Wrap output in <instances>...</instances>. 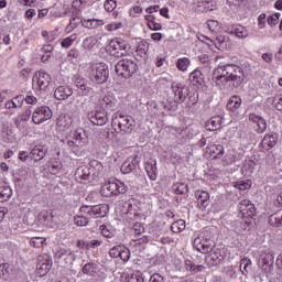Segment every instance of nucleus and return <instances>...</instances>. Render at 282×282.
<instances>
[{
    "label": "nucleus",
    "instance_id": "nucleus-5",
    "mask_svg": "<svg viewBox=\"0 0 282 282\" xmlns=\"http://www.w3.org/2000/svg\"><path fill=\"white\" fill-rule=\"evenodd\" d=\"M138 69H140L138 62L129 58L120 59L115 66L116 74L122 78H131Z\"/></svg>",
    "mask_w": 282,
    "mask_h": 282
},
{
    "label": "nucleus",
    "instance_id": "nucleus-17",
    "mask_svg": "<svg viewBox=\"0 0 282 282\" xmlns=\"http://www.w3.org/2000/svg\"><path fill=\"white\" fill-rule=\"evenodd\" d=\"M225 259L226 253H223L221 249H216L214 252L206 257L205 261L209 268H215L216 265H219Z\"/></svg>",
    "mask_w": 282,
    "mask_h": 282
},
{
    "label": "nucleus",
    "instance_id": "nucleus-1",
    "mask_svg": "<svg viewBox=\"0 0 282 282\" xmlns=\"http://www.w3.org/2000/svg\"><path fill=\"white\" fill-rule=\"evenodd\" d=\"M246 74L243 68L237 64H226L220 62L213 70L212 80L219 89H237L243 85Z\"/></svg>",
    "mask_w": 282,
    "mask_h": 282
},
{
    "label": "nucleus",
    "instance_id": "nucleus-13",
    "mask_svg": "<svg viewBox=\"0 0 282 282\" xmlns=\"http://www.w3.org/2000/svg\"><path fill=\"white\" fill-rule=\"evenodd\" d=\"M110 56L116 58H122L127 56V43L124 41H111L108 48Z\"/></svg>",
    "mask_w": 282,
    "mask_h": 282
},
{
    "label": "nucleus",
    "instance_id": "nucleus-30",
    "mask_svg": "<svg viewBox=\"0 0 282 282\" xmlns=\"http://www.w3.org/2000/svg\"><path fill=\"white\" fill-rule=\"evenodd\" d=\"M82 272L83 274H87V276H96L98 274V264L88 262L83 267Z\"/></svg>",
    "mask_w": 282,
    "mask_h": 282
},
{
    "label": "nucleus",
    "instance_id": "nucleus-62",
    "mask_svg": "<svg viewBox=\"0 0 282 282\" xmlns=\"http://www.w3.org/2000/svg\"><path fill=\"white\" fill-rule=\"evenodd\" d=\"M207 26L209 28L210 32H217V28H219V22L217 20H209L207 22Z\"/></svg>",
    "mask_w": 282,
    "mask_h": 282
},
{
    "label": "nucleus",
    "instance_id": "nucleus-41",
    "mask_svg": "<svg viewBox=\"0 0 282 282\" xmlns=\"http://www.w3.org/2000/svg\"><path fill=\"white\" fill-rule=\"evenodd\" d=\"M231 34H235L238 39H248V30L243 26L234 28Z\"/></svg>",
    "mask_w": 282,
    "mask_h": 282
},
{
    "label": "nucleus",
    "instance_id": "nucleus-21",
    "mask_svg": "<svg viewBox=\"0 0 282 282\" xmlns=\"http://www.w3.org/2000/svg\"><path fill=\"white\" fill-rule=\"evenodd\" d=\"M144 167H145L149 178L152 182H155V180H158V162L155 160L150 159L145 163Z\"/></svg>",
    "mask_w": 282,
    "mask_h": 282
},
{
    "label": "nucleus",
    "instance_id": "nucleus-36",
    "mask_svg": "<svg viewBox=\"0 0 282 282\" xmlns=\"http://www.w3.org/2000/svg\"><path fill=\"white\" fill-rule=\"evenodd\" d=\"M172 191H174V193L176 195H186V193H188V184H186V183H175L172 186Z\"/></svg>",
    "mask_w": 282,
    "mask_h": 282
},
{
    "label": "nucleus",
    "instance_id": "nucleus-44",
    "mask_svg": "<svg viewBox=\"0 0 282 282\" xmlns=\"http://www.w3.org/2000/svg\"><path fill=\"white\" fill-rule=\"evenodd\" d=\"M119 258L121 259V261L127 263V261L131 259V250H129V248H127L126 246L121 245V251L119 253Z\"/></svg>",
    "mask_w": 282,
    "mask_h": 282
},
{
    "label": "nucleus",
    "instance_id": "nucleus-2",
    "mask_svg": "<svg viewBox=\"0 0 282 282\" xmlns=\"http://www.w3.org/2000/svg\"><path fill=\"white\" fill-rule=\"evenodd\" d=\"M193 246L198 252H202V254L213 252L215 248V239H213V234L208 230H204L194 239Z\"/></svg>",
    "mask_w": 282,
    "mask_h": 282
},
{
    "label": "nucleus",
    "instance_id": "nucleus-48",
    "mask_svg": "<svg viewBox=\"0 0 282 282\" xmlns=\"http://www.w3.org/2000/svg\"><path fill=\"white\" fill-rule=\"evenodd\" d=\"M118 6V2L116 0H106L104 3V8L106 12H113Z\"/></svg>",
    "mask_w": 282,
    "mask_h": 282
},
{
    "label": "nucleus",
    "instance_id": "nucleus-12",
    "mask_svg": "<svg viewBox=\"0 0 282 282\" xmlns=\"http://www.w3.org/2000/svg\"><path fill=\"white\" fill-rule=\"evenodd\" d=\"M88 120L91 122V124L102 127L109 122V115L105 111V109L93 110L88 113Z\"/></svg>",
    "mask_w": 282,
    "mask_h": 282
},
{
    "label": "nucleus",
    "instance_id": "nucleus-29",
    "mask_svg": "<svg viewBox=\"0 0 282 282\" xmlns=\"http://www.w3.org/2000/svg\"><path fill=\"white\" fill-rule=\"evenodd\" d=\"M217 7L213 1H199L196 6V12H213Z\"/></svg>",
    "mask_w": 282,
    "mask_h": 282
},
{
    "label": "nucleus",
    "instance_id": "nucleus-16",
    "mask_svg": "<svg viewBox=\"0 0 282 282\" xmlns=\"http://www.w3.org/2000/svg\"><path fill=\"white\" fill-rule=\"evenodd\" d=\"M279 142V134L276 132H269L267 133L261 143L260 147L263 151H270V149H274Z\"/></svg>",
    "mask_w": 282,
    "mask_h": 282
},
{
    "label": "nucleus",
    "instance_id": "nucleus-42",
    "mask_svg": "<svg viewBox=\"0 0 282 282\" xmlns=\"http://www.w3.org/2000/svg\"><path fill=\"white\" fill-rule=\"evenodd\" d=\"M77 94L79 96H91V94H94V88L86 82L79 89H77Z\"/></svg>",
    "mask_w": 282,
    "mask_h": 282
},
{
    "label": "nucleus",
    "instance_id": "nucleus-38",
    "mask_svg": "<svg viewBox=\"0 0 282 282\" xmlns=\"http://www.w3.org/2000/svg\"><path fill=\"white\" fill-rule=\"evenodd\" d=\"M198 101H199V96L195 93H191L189 90L186 97V107L191 109V107H195V105H197Z\"/></svg>",
    "mask_w": 282,
    "mask_h": 282
},
{
    "label": "nucleus",
    "instance_id": "nucleus-56",
    "mask_svg": "<svg viewBox=\"0 0 282 282\" xmlns=\"http://www.w3.org/2000/svg\"><path fill=\"white\" fill-rule=\"evenodd\" d=\"M128 282H144V275L140 272L132 274Z\"/></svg>",
    "mask_w": 282,
    "mask_h": 282
},
{
    "label": "nucleus",
    "instance_id": "nucleus-37",
    "mask_svg": "<svg viewBox=\"0 0 282 282\" xmlns=\"http://www.w3.org/2000/svg\"><path fill=\"white\" fill-rule=\"evenodd\" d=\"M12 197V188L10 186L0 187V202H8Z\"/></svg>",
    "mask_w": 282,
    "mask_h": 282
},
{
    "label": "nucleus",
    "instance_id": "nucleus-40",
    "mask_svg": "<svg viewBox=\"0 0 282 282\" xmlns=\"http://www.w3.org/2000/svg\"><path fill=\"white\" fill-rule=\"evenodd\" d=\"M210 152L214 153V155H215L214 158H216V160H221V158H224V153H225L224 145H221V144L212 145Z\"/></svg>",
    "mask_w": 282,
    "mask_h": 282
},
{
    "label": "nucleus",
    "instance_id": "nucleus-11",
    "mask_svg": "<svg viewBox=\"0 0 282 282\" xmlns=\"http://www.w3.org/2000/svg\"><path fill=\"white\" fill-rule=\"evenodd\" d=\"M52 109L47 106H42L33 111L32 121L34 124H43V122L51 120Z\"/></svg>",
    "mask_w": 282,
    "mask_h": 282
},
{
    "label": "nucleus",
    "instance_id": "nucleus-3",
    "mask_svg": "<svg viewBox=\"0 0 282 282\" xmlns=\"http://www.w3.org/2000/svg\"><path fill=\"white\" fill-rule=\"evenodd\" d=\"M111 127L112 129L118 133V130L120 133L129 134L133 133V129L135 127V121L133 118L129 116H123V115H113L111 119ZM117 127V128H116Z\"/></svg>",
    "mask_w": 282,
    "mask_h": 282
},
{
    "label": "nucleus",
    "instance_id": "nucleus-46",
    "mask_svg": "<svg viewBox=\"0 0 282 282\" xmlns=\"http://www.w3.org/2000/svg\"><path fill=\"white\" fill-rule=\"evenodd\" d=\"M191 65V59L184 57V58H180L176 63V67L181 70V72H186V69H188V66Z\"/></svg>",
    "mask_w": 282,
    "mask_h": 282
},
{
    "label": "nucleus",
    "instance_id": "nucleus-26",
    "mask_svg": "<svg viewBox=\"0 0 282 282\" xmlns=\"http://www.w3.org/2000/svg\"><path fill=\"white\" fill-rule=\"evenodd\" d=\"M198 206H202V208H207V206L210 204V194L206 191H197L195 193Z\"/></svg>",
    "mask_w": 282,
    "mask_h": 282
},
{
    "label": "nucleus",
    "instance_id": "nucleus-8",
    "mask_svg": "<svg viewBox=\"0 0 282 282\" xmlns=\"http://www.w3.org/2000/svg\"><path fill=\"white\" fill-rule=\"evenodd\" d=\"M90 78L96 85H102L109 80V66L104 63L93 66Z\"/></svg>",
    "mask_w": 282,
    "mask_h": 282
},
{
    "label": "nucleus",
    "instance_id": "nucleus-27",
    "mask_svg": "<svg viewBox=\"0 0 282 282\" xmlns=\"http://www.w3.org/2000/svg\"><path fill=\"white\" fill-rule=\"evenodd\" d=\"M227 109L234 113L237 109H241V97H239V95L231 96L227 102Z\"/></svg>",
    "mask_w": 282,
    "mask_h": 282
},
{
    "label": "nucleus",
    "instance_id": "nucleus-45",
    "mask_svg": "<svg viewBox=\"0 0 282 282\" xmlns=\"http://www.w3.org/2000/svg\"><path fill=\"white\" fill-rule=\"evenodd\" d=\"M74 221H75L76 226L83 227V226H87L89 224V218L87 216H85L84 214L76 215L74 217Z\"/></svg>",
    "mask_w": 282,
    "mask_h": 282
},
{
    "label": "nucleus",
    "instance_id": "nucleus-51",
    "mask_svg": "<svg viewBox=\"0 0 282 282\" xmlns=\"http://www.w3.org/2000/svg\"><path fill=\"white\" fill-rule=\"evenodd\" d=\"M122 250V245L115 246L109 250V257L111 259H118L120 257V251Z\"/></svg>",
    "mask_w": 282,
    "mask_h": 282
},
{
    "label": "nucleus",
    "instance_id": "nucleus-6",
    "mask_svg": "<svg viewBox=\"0 0 282 282\" xmlns=\"http://www.w3.org/2000/svg\"><path fill=\"white\" fill-rule=\"evenodd\" d=\"M129 191V187L123 182H108L101 187V195L104 197H118V195H124Z\"/></svg>",
    "mask_w": 282,
    "mask_h": 282
},
{
    "label": "nucleus",
    "instance_id": "nucleus-61",
    "mask_svg": "<svg viewBox=\"0 0 282 282\" xmlns=\"http://www.w3.org/2000/svg\"><path fill=\"white\" fill-rule=\"evenodd\" d=\"M86 3H87V1L74 0L72 2V8H74V10H80V9L85 8Z\"/></svg>",
    "mask_w": 282,
    "mask_h": 282
},
{
    "label": "nucleus",
    "instance_id": "nucleus-4",
    "mask_svg": "<svg viewBox=\"0 0 282 282\" xmlns=\"http://www.w3.org/2000/svg\"><path fill=\"white\" fill-rule=\"evenodd\" d=\"M171 89L174 94V101L170 102V105L165 107L169 111H177L180 105H182V102H186L191 88L182 84H172Z\"/></svg>",
    "mask_w": 282,
    "mask_h": 282
},
{
    "label": "nucleus",
    "instance_id": "nucleus-58",
    "mask_svg": "<svg viewBox=\"0 0 282 282\" xmlns=\"http://www.w3.org/2000/svg\"><path fill=\"white\" fill-rule=\"evenodd\" d=\"M89 167L95 169V171H102V163H100L98 160H91L89 162Z\"/></svg>",
    "mask_w": 282,
    "mask_h": 282
},
{
    "label": "nucleus",
    "instance_id": "nucleus-52",
    "mask_svg": "<svg viewBox=\"0 0 282 282\" xmlns=\"http://www.w3.org/2000/svg\"><path fill=\"white\" fill-rule=\"evenodd\" d=\"M53 218H54V216L52 215V213H50L47 210H43L39 215L40 221H44V224H47V221H51V219H53Z\"/></svg>",
    "mask_w": 282,
    "mask_h": 282
},
{
    "label": "nucleus",
    "instance_id": "nucleus-54",
    "mask_svg": "<svg viewBox=\"0 0 282 282\" xmlns=\"http://www.w3.org/2000/svg\"><path fill=\"white\" fill-rule=\"evenodd\" d=\"M252 186L251 181H240L236 184V188H239L240 191H248Z\"/></svg>",
    "mask_w": 282,
    "mask_h": 282
},
{
    "label": "nucleus",
    "instance_id": "nucleus-60",
    "mask_svg": "<svg viewBox=\"0 0 282 282\" xmlns=\"http://www.w3.org/2000/svg\"><path fill=\"white\" fill-rule=\"evenodd\" d=\"M137 52H139V54H147V52H149V44L141 42L137 47Z\"/></svg>",
    "mask_w": 282,
    "mask_h": 282
},
{
    "label": "nucleus",
    "instance_id": "nucleus-49",
    "mask_svg": "<svg viewBox=\"0 0 282 282\" xmlns=\"http://www.w3.org/2000/svg\"><path fill=\"white\" fill-rule=\"evenodd\" d=\"M77 39V35L76 33L75 34H72L70 36L64 39L61 43L62 47H72V45L74 44V41H76Z\"/></svg>",
    "mask_w": 282,
    "mask_h": 282
},
{
    "label": "nucleus",
    "instance_id": "nucleus-19",
    "mask_svg": "<svg viewBox=\"0 0 282 282\" xmlns=\"http://www.w3.org/2000/svg\"><path fill=\"white\" fill-rule=\"evenodd\" d=\"M89 177H91V169L87 165L79 166L75 172V180L80 184L89 181Z\"/></svg>",
    "mask_w": 282,
    "mask_h": 282
},
{
    "label": "nucleus",
    "instance_id": "nucleus-43",
    "mask_svg": "<svg viewBox=\"0 0 282 282\" xmlns=\"http://www.w3.org/2000/svg\"><path fill=\"white\" fill-rule=\"evenodd\" d=\"M83 20L79 17H74L70 19L69 24L66 26V32L69 33L73 30H76L78 28V24H80Z\"/></svg>",
    "mask_w": 282,
    "mask_h": 282
},
{
    "label": "nucleus",
    "instance_id": "nucleus-22",
    "mask_svg": "<svg viewBox=\"0 0 282 282\" xmlns=\"http://www.w3.org/2000/svg\"><path fill=\"white\" fill-rule=\"evenodd\" d=\"M72 94H74V91L69 86H58L54 91V98H56V100H67Z\"/></svg>",
    "mask_w": 282,
    "mask_h": 282
},
{
    "label": "nucleus",
    "instance_id": "nucleus-53",
    "mask_svg": "<svg viewBox=\"0 0 282 282\" xmlns=\"http://www.w3.org/2000/svg\"><path fill=\"white\" fill-rule=\"evenodd\" d=\"M272 106L274 107V109H276V111L282 112V96L281 95H276L275 97H273Z\"/></svg>",
    "mask_w": 282,
    "mask_h": 282
},
{
    "label": "nucleus",
    "instance_id": "nucleus-59",
    "mask_svg": "<svg viewBox=\"0 0 282 282\" xmlns=\"http://www.w3.org/2000/svg\"><path fill=\"white\" fill-rule=\"evenodd\" d=\"M199 63L204 65L205 67H208L210 65V56L203 54L198 56Z\"/></svg>",
    "mask_w": 282,
    "mask_h": 282
},
{
    "label": "nucleus",
    "instance_id": "nucleus-47",
    "mask_svg": "<svg viewBox=\"0 0 282 282\" xmlns=\"http://www.w3.org/2000/svg\"><path fill=\"white\" fill-rule=\"evenodd\" d=\"M43 243H45V238L43 237H34L30 240V245L33 248H43Z\"/></svg>",
    "mask_w": 282,
    "mask_h": 282
},
{
    "label": "nucleus",
    "instance_id": "nucleus-14",
    "mask_svg": "<svg viewBox=\"0 0 282 282\" xmlns=\"http://www.w3.org/2000/svg\"><path fill=\"white\" fill-rule=\"evenodd\" d=\"M52 257H50L48 254L40 256L37 258L36 265L37 274H40V276H45V274H47V272L52 270Z\"/></svg>",
    "mask_w": 282,
    "mask_h": 282
},
{
    "label": "nucleus",
    "instance_id": "nucleus-31",
    "mask_svg": "<svg viewBox=\"0 0 282 282\" xmlns=\"http://www.w3.org/2000/svg\"><path fill=\"white\" fill-rule=\"evenodd\" d=\"M63 170V162L58 159H52L50 161L48 171L52 175H57Z\"/></svg>",
    "mask_w": 282,
    "mask_h": 282
},
{
    "label": "nucleus",
    "instance_id": "nucleus-33",
    "mask_svg": "<svg viewBox=\"0 0 282 282\" xmlns=\"http://www.w3.org/2000/svg\"><path fill=\"white\" fill-rule=\"evenodd\" d=\"M189 80L193 83V85H204V75L202 74V70L196 69L191 73Z\"/></svg>",
    "mask_w": 282,
    "mask_h": 282
},
{
    "label": "nucleus",
    "instance_id": "nucleus-57",
    "mask_svg": "<svg viewBox=\"0 0 282 282\" xmlns=\"http://www.w3.org/2000/svg\"><path fill=\"white\" fill-rule=\"evenodd\" d=\"M281 13H274L268 18L269 25H278Z\"/></svg>",
    "mask_w": 282,
    "mask_h": 282
},
{
    "label": "nucleus",
    "instance_id": "nucleus-10",
    "mask_svg": "<svg viewBox=\"0 0 282 282\" xmlns=\"http://www.w3.org/2000/svg\"><path fill=\"white\" fill-rule=\"evenodd\" d=\"M258 265L263 272H272V270H274V253L272 251L262 252Z\"/></svg>",
    "mask_w": 282,
    "mask_h": 282
},
{
    "label": "nucleus",
    "instance_id": "nucleus-50",
    "mask_svg": "<svg viewBox=\"0 0 282 282\" xmlns=\"http://www.w3.org/2000/svg\"><path fill=\"white\" fill-rule=\"evenodd\" d=\"M257 124V133H264L265 129H268V122L265 121V119H263V117L260 118V120L258 121Z\"/></svg>",
    "mask_w": 282,
    "mask_h": 282
},
{
    "label": "nucleus",
    "instance_id": "nucleus-23",
    "mask_svg": "<svg viewBox=\"0 0 282 282\" xmlns=\"http://www.w3.org/2000/svg\"><path fill=\"white\" fill-rule=\"evenodd\" d=\"M239 210L242 215H247V217H254L257 213L254 205H252L248 199L241 200L239 204Z\"/></svg>",
    "mask_w": 282,
    "mask_h": 282
},
{
    "label": "nucleus",
    "instance_id": "nucleus-39",
    "mask_svg": "<svg viewBox=\"0 0 282 282\" xmlns=\"http://www.w3.org/2000/svg\"><path fill=\"white\" fill-rule=\"evenodd\" d=\"M172 232H182V230H186V221L184 219H178L174 221L171 226Z\"/></svg>",
    "mask_w": 282,
    "mask_h": 282
},
{
    "label": "nucleus",
    "instance_id": "nucleus-35",
    "mask_svg": "<svg viewBox=\"0 0 282 282\" xmlns=\"http://www.w3.org/2000/svg\"><path fill=\"white\" fill-rule=\"evenodd\" d=\"M12 274V269L10 268V263L0 264V279L3 281H8Z\"/></svg>",
    "mask_w": 282,
    "mask_h": 282
},
{
    "label": "nucleus",
    "instance_id": "nucleus-20",
    "mask_svg": "<svg viewBox=\"0 0 282 282\" xmlns=\"http://www.w3.org/2000/svg\"><path fill=\"white\" fill-rule=\"evenodd\" d=\"M58 259L66 265H74V261H76V254L74 251H72V249H61L58 251Z\"/></svg>",
    "mask_w": 282,
    "mask_h": 282
},
{
    "label": "nucleus",
    "instance_id": "nucleus-24",
    "mask_svg": "<svg viewBox=\"0 0 282 282\" xmlns=\"http://www.w3.org/2000/svg\"><path fill=\"white\" fill-rule=\"evenodd\" d=\"M100 105L104 109H109L110 111H116V109H118V100L111 95H106L100 99Z\"/></svg>",
    "mask_w": 282,
    "mask_h": 282
},
{
    "label": "nucleus",
    "instance_id": "nucleus-34",
    "mask_svg": "<svg viewBox=\"0 0 282 282\" xmlns=\"http://www.w3.org/2000/svg\"><path fill=\"white\" fill-rule=\"evenodd\" d=\"M252 268V260L248 258H243L240 260V272L243 276H248V272H250Z\"/></svg>",
    "mask_w": 282,
    "mask_h": 282
},
{
    "label": "nucleus",
    "instance_id": "nucleus-63",
    "mask_svg": "<svg viewBox=\"0 0 282 282\" xmlns=\"http://www.w3.org/2000/svg\"><path fill=\"white\" fill-rule=\"evenodd\" d=\"M133 230H134V235L138 237L144 232V227L142 226V224L137 223L133 226Z\"/></svg>",
    "mask_w": 282,
    "mask_h": 282
},
{
    "label": "nucleus",
    "instance_id": "nucleus-9",
    "mask_svg": "<svg viewBox=\"0 0 282 282\" xmlns=\"http://www.w3.org/2000/svg\"><path fill=\"white\" fill-rule=\"evenodd\" d=\"M87 142V132L83 128L74 130L70 138L67 140V145L70 148L83 147Z\"/></svg>",
    "mask_w": 282,
    "mask_h": 282
},
{
    "label": "nucleus",
    "instance_id": "nucleus-25",
    "mask_svg": "<svg viewBox=\"0 0 282 282\" xmlns=\"http://www.w3.org/2000/svg\"><path fill=\"white\" fill-rule=\"evenodd\" d=\"M45 155H47V148L42 147V145L35 147V148L30 152V158H31V160H33L34 162H41V160H43V158H45Z\"/></svg>",
    "mask_w": 282,
    "mask_h": 282
},
{
    "label": "nucleus",
    "instance_id": "nucleus-32",
    "mask_svg": "<svg viewBox=\"0 0 282 282\" xmlns=\"http://www.w3.org/2000/svg\"><path fill=\"white\" fill-rule=\"evenodd\" d=\"M269 224L274 228H279V226H282V209L269 216Z\"/></svg>",
    "mask_w": 282,
    "mask_h": 282
},
{
    "label": "nucleus",
    "instance_id": "nucleus-15",
    "mask_svg": "<svg viewBox=\"0 0 282 282\" xmlns=\"http://www.w3.org/2000/svg\"><path fill=\"white\" fill-rule=\"evenodd\" d=\"M36 82L40 89L45 90L52 83V77L45 70H37L33 76V83Z\"/></svg>",
    "mask_w": 282,
    "mask_h": 282
},
{
    "label": "nucleus",
    "instance_id": "nucleus-64",
    "mask_svg": "<svg viewBox=\"0 0 282 282\" xmlns=\"http://www.w3.org/2000/svg\"><path fill=\"white\" fill-rule=\"evenodd\" d=\"M149 282H164V276L160 275V273H154Z\"/></svg>",
    "mask_w": 282,
    "mask_h": 282
},
{
    "label": "nucleus",
    "instance_id": "nucleus-28",
    "mask_svg": "<svg viewBox=\"0 0 282 282\" xmlns=\"http://www.w3.org/2000/svg\"><path fill=\"white\" fill-rule=\"evenodd\" d=\"M205 128L207 129V131H217V129H221V117H212L206 122Z\"/></svg>",
    "mask_w": 282,
    "mask_h": 282
},
{
    "label": "nucleus",
    "instance_id": "nucleus-7",
    "mask_svg": "<svg viewBox=\"0 0 282 282\" xmlns=\"http://www.w3.org/2000/svg\"><path fill=\"white\" fill-rule=\"evenodd\" d=\"M79 213H82V215H88V217H93V219H98L107 216V213H109V205H83L79 208Z\"/></svg>",
    "mask_w": 282,
    "mask_h": 282
},
{
    "label": "nucleus",
    "instance_id": "nucleus-55",
    "mask_svg": "<svg viewBox=\"0 0 282 282\" xmlns=\"http://www.w3.org/2000/svg\"><path fill=\"white\" fill-rule=\"evenodd\" d=\"M101 235L102 237H106V239H112L113 231L109 230L106 225L100 226Z\"/></svg>",
    "mask_w": 282,
    "mask_h": 282
},
{
    "label": "nucleus",
    "instance_id": "nucleus-18",
    "mask_svg": "<svg viewBox=\"0 0 282 282\" xmlns=\"http://www.w3.org/2000/svg\"><path fill=\"white\" fill-rule=\"evenodd\" d=\"M137 169H140V156L134 155L133 159L129 158L127 161L122 163L121 173H132V171H135Z\"/></svg>",
    "mask_w": 282,
    "mask_h": 282
}]
</instances>
